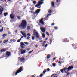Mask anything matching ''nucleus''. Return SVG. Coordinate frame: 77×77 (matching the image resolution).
<instances>
[{"mask_svg": "<svg viewBox=\"0 0 77 77\" xmlns=\"http://www.w3.org/2000/svg\"><path fill=\"white\" fill-rule=\"evenodd\" d=\"M27 22L25 20H23L22 21L20 24L19 25L18 27L23 28V29H25L27 27Z\"/></svg>", "mask_w": 77, "mask_h": 77, "instance_id": "obj_1", "label": "nucleus"}, {"mask_svg": "<svg viewBox=\"0 0 77 77\" xmlns=\"http://www.w3.org/2000/svg\"><path fill=\"white\" fill-rule=\"evenodd\" d=\"M72 69H73V67L72 66H71L69 67L68 68H67L66 67H64V68L63 69L64 71L67 70V72H68V71H71Z\"/></svg>", "mask_w": 77, "mask_h": 77, "instance_id": "obj_2", "label": "nucleus"}, {"mask_svg": "<svg viewBox=\"0 0 77 77\" xmlns=\"http://www.w3.org/2000/svg\"><path fill=\"white\" fill-rule=\"evenodd\" d=\"M33 35H34L35 36H36V38H39V34L37 32V31L36 30H34Z\"/></svg>", "mask_w": 77, "mask_h": 77, "instance_id": "obj_3", "label": "nucleus"}, {"mask_svg": "<svg viewBox=\"0 0 77 77\" xmlns=\"http://www.w3.org/2000/svg\"><path fill=\"white\" fill-rule=\"evenodd\" d=\"M43 3H44V2L39 1L38 4L36 5L35 7H37V8H40L41 5Z\"/></svg>", "mask_w": 77, "mask_h": 77, "instance_id": "obj_4", "label": "nucleus"}, {"mask_svg": "<svg viewBox=\"0 0 77 77\" xmlns=\"http://www.w3.org/2000/svg\"><path fill=\"white\" fill-rule=\"evenodd\" d=\"M20 33H21V34L23 35V37L24 38H27V34H26V33L25 32V31H23H23H20Z\"/></svg>", "mask_w": 77, "mask_h": 77, "instance_id": "obj_5", "label": "nucleus"}, {"mask_svg": "<svg viewBox=\"0 0 77 77\" xmlns=\"http://www.w3.org/2000/svg\"><path fill=\"white\" fill-rule=\"evenodd\" d=\"M22 71V67H21L20 69H19V70H17V72L16 73L15 75H17L18 74H19V73H20V72H21Z\"/></svg>", "mask_w": 77, "mask_h": 77, "instance_id": "obj_6", "label": "nucleus"}, {"mask_svg": "<svg viewBox=\"0 0 77 77\" xmlns=\"http://www.w3.org/2000/svg\"><path fill=\"white\" fill-rule=\"evenodd\" d=\"M40 29L43 33L45 32V28L41 27Z\"/></svg>", "mask_w": 77, "mask_h": 77, "instance_id": "obj_7", "label": "nucleus"}, {"mask_svg": "<svg viewBox=\"0 0 77 77\" xmlns=\"http://www.w3.org/2000/svg\"><path fill=\"white\" fill-rule=\"evenodd\" d=\"M3 11V8L2 7H0V15L2 14Z\"/></svg>", "mask_w": 77, "mask_h": 77, "instance_id": "obj_8", "label": "nucleus"}, {"mask_svg": "<svg viewBox=\"0 0 77 77\" xmlns=\"http://www.w3.org/2000/svg\"><path fill=\"white\" fill-rule=\"evenodd\" d=\"M10 18H11V19H14V14H11L10 15Z\"/></svg>", "mask_w": 77, "mask_h": 77, "instance_id": "obj_9", "label": "nucleus"}, {"mask_svg": "<svg viewBox=\"0 0 77 77\" xmlns=\"http://www.w3.org/2000/svg\"><path fill=\"white\" fill-rule=\"evenodd\" d=\"M40 23H41V24H42V25H44V22H43V20L42 19H41L40 20Z\"/></svg>", "mask_w": 77, "mask_h": 77, "instance_id": "obj_10", "label": "nucleus"}, {"mask_svg": "<svg viewBox=\"0 0 77 77\" xmlns=\"http://www.w3.org/2000/svg\"><path fill=\"white\" fill-rule=\"evenodd\" d=\"M30 26H28L26 27V30L28 31H29V30H30Z\"/></svg>", "mask_w": 77, "mask_h": 77, "instance_id": "obj_11", "label": "nucleus"}, {"mask_svg": "<svg viewBox=\"0 0 77 77\" xmlns=\"http://www.w3.org/2000/svg\"><path fill=\"white\" fill-rule=\"evenodd\" d=\"M6 56H7L8 57H9V56L11 54V53L7 51L6 52Z\"/></svg>", "mask_w": 77, "mask_h": 77, "instance_id": "obj_12", "label": "nucleus"}, {"mask_svg": "<svg viewBox=\"0 0 77 77\" xmlns=\"http://www.w3.org/2000/svg\"><path fill=\"white\" fill-rule=\"evenodd\" d=\"M40 11H41V10L40 9L37 10L35 11V13H36V14H38V13H39V12H40Z\"/></svg>", "mask_w": 77, "mask_h": 77, "instance_id": "obj_13", "label": "nucleus"}, {"mask_svg": "<svg viewBox=\"0 0 77 77\" xmlns=\"http://www.w3.org/2000/svg\"><path fill=\"white\" fill-rule=\"evenodd\" d=\"M21 54H24V53L26 52V50H23V51H21Z\"/></svg>", "mask_w": 77, "mask_h": 77, "instance_id": "obj_14", "label": "nucleus"}, {"mask_svg": "<svg viewBox=\"0 0 77 77\" xmlns=\"http://www.w3.org/2000/svg\"><path fill=\"white\" fill-rule=\"evenodd\" d=\"M18 59H20V60H22V61H23L24 60V58H20V57H19Z\"/></svg>", "mask_w": 77, "mask_h": 77, "instance_id": "obj_15", "label": "nucleus"}, {"mask_svg": "<svg viewBox=\"0 0 77 77\" xmlns=\"http://www.w3.org/2000/svg\"><path fill=\"white\" fill-rule=\"evenodd\" d=\"M6 51V50L2 49L1 50V53H3V52H5V51Z\"/></svg>", "mask_w": 77, "mask_h": 77, "instance_id": "obj_16", "label": "nucleus"}, {"mask_svg": "<svg viewBox=\"0 0 77 77\" xmlns=\"http://www.w3.org/2000/svg\"><path fill=\"white\" fill-rule=\"evenodd\" d=\"M8 41V40H4L3 41L4 44H6V42H7Z\"/></svg>", "mask_w": 77, "mask_h": 77, "instance_id": "obj_17", "label": "nucleus"}, {"mask_svg": "<svg viewBox=\"0 0 77 77\" xmlns=\"http://www.w3.org/2000/svg\"><path fill=\"white\" fill-rule=\"evenodd\" d=\"M51 6L52 7H54V2H52L51 3Z\"/></svg>", "mask_w": 77, "mask_h": 77, "instance_id": "obj_18", "label": "nucleus"}, {"mask_svg": "<svg viewBox=\"0 0 77 77\" xmlns=\"http://www.w3.org/2000/svg\"><path fill=\"white\" fill-rule=\"evenodd\" d=\"M4 16H5V17H6V16H7V15H8V13H4Z\"/></svg>", "mask_w": 77, "mask_h": 77, "instance_id": "obj_19", "label": "nucleus"}, {"mask_svg": "<svg viewBox=\"0 0 77 77\" xmlns=\"http://www.w3.org/2000/svg\"><path fill=\"white\" fill-rule=\"evenodd\" d=\"M7 36V34H3V35H2V36L3 37H5V36Z\"/></svg>", "mask_w": 77, "mask_h": 77, "instance_id": "obj_20", "label": "nucleus"}, {"mask_svg": "<svg viewBox=\"0 0 77 77\" xmlns=\"http://www.w3.org/2000/svg\"><path fill=\"white\" fill-rule=\"evenodd\" d=\"M56 75L55 74H53L52 75V77H57V76L56 77Z\"/></svg>", "mask_w": 77, "mask_h": 77, "instance_id": "obj_21", "label": "nucleus"}, {"mask_svg": "<svg viewBox=\"0 0 77 77\" xmlns=\"http://www.w3.org/2000/svg\"><path fill=\"white\" fill-rule=\"evenodd\" d=\"M3 31V27H2L1 29H0V32H2Z\"/></svg>", "mask_w": 77, "mask_h": 77, "instance_id": "obj_22", "label": "nucleus"}, {"mask_svg": "<svg viewBox=\"0 0 77 77\" xmlns=\"http://www.w3.org/2000/svg\"><path fill=\"white\" fill-rule=\"evenodd\" d=\"M24 43L26 45H29V43L27 42H24Z\"/></svg>", "mask_w": 77, "mask_h": 77, "instance_id": "obj_23", "label": "nucleus"}, {"mask_svg": "<svg viewBox=\"0 0 77 77\" xmlns=\"http://www.w3.org/2000/svg\"><path fill=\"white\" fill-rule=\"evenodd\" d=\"M47 58L49 59L50 58V55H47Z\"/></svg>", "mask_w": 77, "mask_h": 77, "instance_id": "obj_24", "label": "nucleus"}, {"mask_svg": "<svg viewBox=\"0 0 77 77\" xmlns=\"http://www.w3.org/2000/svg\"><path fill=\"white\" fill-rule=\"evenodd\" d=\"M46 72V70H44L43 72V73L44 74H45Z\"/></svg>", "mask_w": 77, "mask_h": 77, "instance_id": "obj_25", "label": "nucleus"}, {"mask_svg": "<svg viewBox=\"0 0 77 77\" xmlns=\"http://www.w3.org/2000/svg\"><path fill=\"white\" fill-rule=\"evenodd\" d=\"M17 18H18V19H19V20H21V17H20V16H18Z\"/></svg>", "mask_w": 77, "mask_h": 77, "instance_id": "obj_26", "label": "nucleus"}, {"mask_svg": "<svg viewBox=\"0 0 77 77\" xmlns=\"http://www.w3.org/2000/svg\"><path fill=\"white\" fill-rule=\"evenodd\" d=\"M42 36L43 38H45V34H42Z\"/></svg>", "mask_w": 77, "mask_h": 77, "instance_id": "obj_27", "label": "nucleus"}, {"mask_svg": "<svg viewBox=\"0 0 77 77\" xmlns=\"http://www.w3.org/2000/svg\"><path fill=\"white\" fill-rule=\"evenodd\" d=\"M20 44L22 46L24 45V43H23V42H22L20 43Z\"/></svg>", "mask_w": 77, "mask_h": 77, "instance_id": "obj_28", "label": "nucleus"}, {"mask_svg": "<svg viewBox=\"0 0 77 77\" xmlns=\"http://www.w3.org/2000/svg\"><path fill=\"white\" fill-rule=\"evenodd\" d=\"M53 66L54 67H55V66H56V64L54 63H53Z\"/></svg>", "mask_w": 77, "mask_h": 77, "instance_id": "obj_29", "label": "nucleus"}, {"mask_svg": "<svg viewBox=\"0 0 77 77\" xmlns=\"http://www.w3.org/2000/svg\"><path fill=\"white\" fill-rule=\"evenodd\" d=\"M32 40H34L35 39V37L34 36H33L32 37Z\"/></svg>", "mask_w": 77, "mask_h": 77, "instance_id": "obj_30", "label": "nucleus"}, {"mask_svg": "<svg viewBox=\"0 0 77 77\" xmlns=\"http://www.w3.org/2000/svg\"><path fill=\"white\" fill-rule=\"evenodd\" d=\"M46 43V41H44L43 42V44L44 45Z\"/></svg>", "mask_w": 77, "mask_h": 77, "instance_id": "obj_31", "label": "nucleus"}, {"mask_svg": "<svg viewBox=\"0 0 77 77\" xmlns=\"http://www.w3.org/2000/svg\"><path fill=\"white\" fill-rule=\"evenodd\" d=\"M33 3H34V4H36V2L34 1L33 2Z\"/></svg>", "mask_w": 77, "mask_h": 77, "instance_id": "obj_32", "label": "nucleus"}, {"mask_svg": "<svg viewBox=\"0 0 77 77\" xmlns=\"http://www.w3.org/2000/svg\"><path fill=\"white\" fill-rule=\"evenodd\" d=\"M27 36H31V35L29 33L27 34Z\"/></svg>", "mask_w": 77, "mask_h": 77, "instance_id": "obj_33", "label": "nucleus"}, {"mask_svg": "<svg viewBox=\"0 0 77 77\" xmlns=\"http://www.w3.org/2000/svg\"><path fill=\"white\" fill-rule=\"evenodd\" d=\"M63 69L60 70L61 72L62 73H63Z\"/></svg>", "mask_w": 77, "mask_h": 77, "instance_id": "obj_34", "label": "nucleus"}, {"mask_svg": "<svg viewBox=\"0 0 77 77\" xmlns=\"http://www.w3.org/2000/svg\"><path fill=\"white\" fill-rule=\"evenodd\" d=\"M57 3H59L60 2V0H56Z\"/></svg>", "mask_w": 77, "mask_h": 77, "instance_id": "obj_35", "label": "nucleus"}, {"mask_svg": "<svg viewBox=\"0 0 77 77\" xmlns=\"http://www.w3.org/2000/svg\"><path fill=\"white\" fill-rule=\"evenodd\" d=\"M33 50H32V51H30L29 53V54H30V53H32V52H33Z\"/></svg>", "mask_w": 77, "mask_h": 77, "instance_id": "obj_36", "label": "nucleus"}, {"mask_svg": "<svg viewBox=\"0 0 77 77\" xmlns=\"http://www.w3.org/2000/svg\"><path fill=\"white\" fill-rule=\"evenodd\" d=\"M48 12H49V13H51V10H49L48 11Z\"/></svg>", "mask_w": 77, "mask_h": 77, "instance_id": "obj_37", "label": "nucleus"}, {"mask_svg": "<svg viewBox=\"0 0 77 77\" xmlns=\"http://www.w3.org/2000/svg\"><path fill=\"white\" fill-rule=\"evenodd\" d=\"M21 39H19V40H18L17 41V42H20V41H21Z\"/></svg>", "mask_w": 77, "mask_h": 77, "instance_id": "obj_38", "label": "nucleus"}, {"mask_svg": "<svg viewBox=\"0 0 77 77\" xmlns=\"http://www.w3.org/2000/svg\"><path fill=\"white\" fill-rule=\"evenodd\" d=\"M46 34H47V35L48 36H49V35H50V34H48V33L47 32H46Z\"/></svg>", "mask_w": 77, "mask_h": 77, "instance_id": "obj_39", "label": "nucleus"}, {"mask_svg": "<svg viewBox=\"0 0 77 77\" xmlns=\"http://www.w3.org/2000/svg\"><path fill=\"white\" fill-rule=\"evenodd\" d=\"M30 39V37L28 36L27 37V39Z\"/></svg>", "mask_w": 77, "mask_h": 77, "instance_id": "obj_40", "label": "nucleus"}, {"mask_svg": "<svg viewBox=\"0 0 77 77\" xmlns=\"http://www.w3.org/2000/svg\"><path fill=\"white\" fill-rule=\"evenodd\" d=\"M17 32H18V31H17V30H16L15 32V33H17Z\"/></svg>", "mask_w": 77, "mask_h": 77, "instance_id": "obj_41", "label": "nucleus"}, {"mask_svg": "<svg viewBox=\"0 0 77 77\" xmlns=\"http://www.w3.org/2000/svg\"><path fill=\"white\" fill-rule=\"evenodd\" d=\"M48 45H47V44H46L45 46V48L47 47Z\"/></svg>", "mask_w": 77, "mask_h": 77, "instance_id": "obj_42", "label": "nucleus"}, {"mask_svg": "<svg viewBox=\"0 0 77 77\" xmlns=\"http://www.w3.org/2000/svg\"><path fill=\"white\" fill-rule=\"evenodd\" d=\"M47 71H50V69H49V68L47 69Z\"/></svg>", "mask_w": 77, "mask_h": 77, "instance_id": "obj_43", "label": "nucleus"}, {"mask_svg": "<svg viewBox=\"0 0 77 77\" xmlns=\"http://www.w3.org/2000/svg\"><path fill=\"white\" fill-rule=\"evenodd\" d=\"M55 30H57V27H55Z\"/></svg>", "mask_w": 77, "mask_h": 77, "instance_id": "obj_44", "label": "nucleus"}, {"mask_svg": "<svg viewBox=\"0 0 77 77\" xmlns=\"http://www.w3.org/2000/svg\"><path fill=\"white\" fill-rule=\"evenodd\" d=\"M49 15H51V14H48L47 15V17H48V16H49Z\"/></svg>", "mask_w": 77, "mask_h": 77, "instance_id": "obj_45", "label": "nucleus"}, {"mask_svg": "<svg viewBox=\"0 0 77 77\" xmlns=\"http://www.w3.org/2000/svg\"><path fill=\"white\" fill-rule=\"evenodd\" d=\"M38 45H35V47H36V48H37V47H38Z\"/></svg>", "mask_w": 77, "mask_h": 77, "instance_id": "obj_46", "label": "nucleus"}, {"mask_svg": "<svg viewBox=\"0 0 77 77\" xmlns=\"http://www.w3.org/2000/svg\"><path fill=\"white\" fill-rule=\"evenodd\" d=\"M58 63H60V64H61V62L60 61H59Z\"/></svg>", "mask_w": 77, "mask_h": 77, "instance_id": "obj_47", "label": "nucleus"}, {"mask_svg": "<svg viewBox=\"0 0 77 77\" xmlns=\"http://www.w3.org/2000/svg\"><path fill=\"white\" fill-rule=\"evenodd\" d=\"M50 42L51 44L52 42V41H51V39L50 40Z\"/></svg>", "mask_w": 77, "mask_h": 77, "instance_id": "obj_48", "label": "nucleus"}, {"mask_svg": "<svg viewBox=\"0 0 77 77\" xmlns=\"http://www.w3.org/2000/svg\"><path fill=\"white\" fill-rule=\"evenodd\" d=\"M27 50H30V48H28L27 49Z\"/></svg>", "mask_w": 77, "mask_h": 77, "instance_id": "obj_49", "label": "nucleus"}, {"mask_svg": "<svg viewBox=\"0 0 77 77\" xmlns=\"http://www.w3.org/2000/svg\"><path fill=\"white\" fill-rule=\"evenodd\" d=\"M69 74H70V73H67V75H69Z\"/></svg>", "mask_w": 77, "mask_h": 77, "instance_id": "obj_50", "label": "nucleus"}, {"mask_svg": "<svg viewBox=\"0 0 77 77\" xmlns=\"http://www.w3.org/2000/svg\"><path fill=\"white\" fill-rule=\"evenodd\" d=\"M40 76H43V74H41L40 75Z\"/></svg>", "mask_w": 77, "mask_h": 77, "instance_id": "obj_51", "label": "nucleus"}, {"mask_svg": "<svg viewBox=\"0 0 77 77\" xmlns=\"http://www.w3.org/2000/svg\"><path fill=\"white\" fill-rule=\"evenodd\" d=\"M34 9V8L33 7L32 8V9L31 10H33Z\"/></svg>", "mask_w": 77, "mask_h": 77, "instance_id": "obj_52", "label": "nucleus"}, {"mask_svg": "<svg viewBox=\"0 0 77 77\" xmlns=\"http://www.w3.org/2000/svg\"><path fill=\"white\" fill-rule=\"evenodd\" d=\"M10 42H12V39L10 40Z\"/></svg>", "mask_w": 77, "mask_h": 77, "instance_id": "obj_53", "label": "nucleus"}, {"mask_svg": "<svg viewBox=\"0 0 77 77\" xmlns=\"http://www.w3.org/2000/svg\"><path fill=\"white\" fill-rule=\"evenodd\" d=\"M55 59H56V58H54L53 59V60H55Z\"/></svg>", "mask_w": 77, "mask_h": 77, "instance_id": "obj_54", "label": "nucleus"}, {"mask_svg": "<svg viewBox=\"0 0 77 77\" xmlns=\"http://www.w3.org/2000/svg\"><path fill=\"white\" fill-rule=\"evenodd\" d=\"M2 41H0V44H1V43H2Z\"/></svg>", "mask_w": 77, "mask_h": 77, "instance_id": "obj_55", "label": "nucleus"}, {"mask_svg": "<svg viewBox=\"0 0 77 77\" xmlns=\"http://www.w3.org/2000/svg\"><path fill=\"white\" fill-rule=\"evenodd\" d=\"M22 38H23V36H22L21 38H20V39H22Z\"/></svg>", "mask_w": 77, "mask_h": 77, "instance_id": "obj_56", "label": "nucleus"}, {"mask_svg": "<svg viewBox=\"0 0 77 77\" xmlns=\"http://www.w3.org/2000/svg\"><path fill=\"white\" fill-rule=\"evenodd\" d=\"M65 71V73H68V72H66V71Z\"/></svg>", "mask_w": 77, "mask_h": 77, "instance_id": "obj_57", "label": "nucleus"}, {"mask_svg": "<svg viewBox=\"0 0 77 77\" xmlns=\"http://www.w3.org/2000/svg\"><path fill=\"white\" fill-rule=\"evenodd\" d=\"M51 26H54V24L53 23L52 24Z\"/></svg>", "mask_w": 77, "mask_h": 77, "instance_id": "obj_58", "label": "nucleus"}, {"mask_svg": "<svg viewBox=\"0 0 77 77\" xmlns=\"http://www.w3.org/2000/svg\"><path fill=\"white\" fill-rule=\"evenodd\" d=\"M42 41H39V42H42Z\"/></svg>", "mask_w": 77, "mask_h": 77, "instance_id": "obj_59", "label": "nucleus"}, {"mask_svg": "<svg viewBox=\"0 0 77 77\" xmlns=\"http://www.w3.org/2000/svg\"><path fill=\"white\" fill-rule=\"evenodd\" d=\"M47 39H48V38H46V39H45L46 41H47Z\"/></svg>", "mask_w": 77, "mask_h": 77, "instance_id": "obj_60", "label": "nucleus"}, {"mask_svg": "<svg viewBox=\"0 0 77 77\" xmlns=\"http://www.w3.org/2000/svg\"><path fill=\"white\" fill-rule=\"evenodd\" d=\"M42 2L43 1H44V0H40Z\"/></svg>", "mask_w": 77, "mask_h": 77, "instance_id": "obj_61", "label": "nucleus"}, {"mask_svg": "<svg viewBox=\"0 0 77 77\" xmlns=\"http://www.w3.org/2000/svg\"><path fill=\"white\" fill-rule=\"evenodd\" d=\"M8 1H9V2H10V1H11V0H7Z\"/></svg>", "mask_w": 77, "mask_h": 77, "instance_id": "obj_62", "label": "nucleus"}, {"mask_svg": "<svg viewBox=\"0 0 77 77\" xmlns=\"http://www.w3.org/2000/svg\"><path fill=\"white\" fill-rule=\"evenodd\" d=\"M32 77H35V76L33 75L32 76Z\"/></svg>", "mask_w": 77, "mask_h": 77, "instance_id": "obj_63", "label": "nucleus"}, {"mask_svg": "<svg viewBox=\"0 0 77 77\" xmlns=\"http://www.w3.org/2000/svg\"><path fill=\"white\" fill-rule=\"evenodd\" d=\"M2 27V26L1 25L0 26V27Z\"/></svg>", "mask_w": 77, "mask_h": 77, "instance_id": "obj_64", "label": "nucleus"}]
</instances>
